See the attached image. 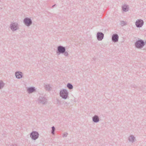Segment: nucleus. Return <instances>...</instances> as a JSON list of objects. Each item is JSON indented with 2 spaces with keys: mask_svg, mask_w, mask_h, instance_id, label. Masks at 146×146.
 <instances>
[{
  "mask_svg": "<svg viewBox=\"0 0 146 146\" xmlns=\"http://www.w3.org/2000/svg\"><path fill=\"white\" fill-rule=\"evenodd\" d=\"M123 11L124 12H127L129 10V5L126 4H124L123 5L122 7Z\"/></svg>",
  "mask_w": 146,
  "mask_h": 146,
  "instance_id": "nucleus-14",
  "label": "nucleus"
},
{
  "mask_svg": "<svg viewBox=\"0 0 146 146\" xmlns=\"http://www.w3.org/2000/svg\"><path fill=\"white\" fill-rule=\"evenodd\" d=\"M1 1V0H0V1Z\"/></svg>",
  "mask_w": 146,
  "mask_h": 146,
  "instance_id": "nucleus-28",
  "label": "nucleus"
},
{
  "mask_svg": "<svg viewBox=\"0 0 146 146\" xmlns=\"http://www.w3.org/2000/svg\"><path fill=\"white\" fill-rule=\"evenodd\" d=\"M135 46L137 48H141L145 45V42L141 39L137 40L135 43Z\"/></svg>",
  "mask_w": 146,
  "mask_h": 146,
  "instance_id": "nucleus-3",
  "label": "nucleus"
},
{
  "mask_svg": "<svg viewBox=\"0 0 146 146\" xmlns=\"http://www.w3.org/2000/svg\"><path fill=\"white\" fill-rule=\"evenodd\" d=\"M23 22L27 27H29L32 24V20L29 17L25 18L23 20Z\"/></svg>",
  "mask_w": 146,
  "mask_h": 146,
  "instance_id": "nucleus-7",
  "label": "nucleus"
},
{
  "mask_svg": "<svg viewBox=\"0 0 146 146\" xmlns=\"http://www.w3.org/2000/svg\"><path fill=\"white\" fill-rule=\"evenodd\" d=\"M145 44H146V40H145Z\"/></svg>",
  "mask_w": 146,
  "mask_h": 146,
  "instance_id": "nucleus-27",
  "label": "nucleus"
},
{
  "mask_svg": "<svg viewBox=\"0 0 146 146\" xmlns=\"http://www.w3.org/2000/svg\"><path fill=\"white\" fill-rule=\"evenodd\" d=\"M144 22L143 20L139 19L137 20L135 22V24L137 28L141 27L143 25Z\"/></svg>",
  "mask_w": 146,
  "mask_h": 146,
  "instance_id": "nucleus-8",
  "label": "nucleus"
},
{
  "mask_svg": "<svg viewBox=\"0 0 146 146\" xmlns=\"http://www.w3.org/2000/svg\"><path fill=\"white\" fill-rule=\"evenodd\" d=\"M51 128L52 130L51 133L53 135H54L55 133L54 131L55 130V128L54 126H53Z\"/></svg>",
  "mask_w": 146,
  "mask_h": 146,
  "instance_id": "nucleus-19",
  "label": "nucleus"
},
{
  "mask_svg": "<svg viewBox=\"0 0 146 146\" xmlns=\"http://www.w3.org/2000/svg\"><path fill=\"white\" fill-rule=\"evenodd\" d=\"M92 120L93 122L94 123H98L100 121L99 116L97 115H95L92 117Z\"/></svg>",
  "mask_w": 146,
  "mask_h": 146,
  "instance_id": "nucleus-13",
  "label": "nucleus"
},
{
  "mask_svg": "<svg viewBox=\"0 0 146 146\" xmlns=\"http://www.w3.org/2000/svg\"><path fill=\"white\" fill-rule=\"evenodd\" d=\"M68 134L67 133L65 132L63 134L62 136L63 137H67Z\"/></svg>",
  "mask_w": 146,
  "mask_h": 146,
  "instance_id": "nucleus-22",
  "label": "nucleus"
},
{
  "mask_svg": "<svg viewBox=\"0 0 146 146\" xmlns=\"http://www.w3.org/2000/svg\"><path fill=\"white\" fill-rule=\"evenodd\" d=\"M13 146H17V145L16 144H13Z\"/></svg>",
  "mask_w": 146,
  "mask_h": 146,
  "instance_id": "nucleus-25",
  "label": "nucleus"
},
{
  "mask_svg": "<svg viewBox=\"0 0 146 146\" xmlns=\"http://www.w3.org/2000/svg\"><path fill=\"white\" fill-rule=\"evenodd\" d=\"M44 87L45 90L48 91H51L52 89V88L50 86V84H45L44 86Z\"/></svg>",
  "mask_w": 146,
  "mask_h": 146,
  "instance_id": "nucleus-16",
  "label": "nucleus"
},
{
  "mask_svg": "<svg viewBox=\"0 0 146 146\" xmlns=\"http://www.w3.org/2000/svg\"><path fill=\"white\" fill-rule=\"evenodd\" d=\"M119 39V36L117 34H113L112 36V40L114 42H116L118 41Z\"/></svg>",
  "mask_w": 146,
  "mask_h": 146,
  "instance_id": "nucleus-12",
  "label": "nucleus"
},
{
  "mask_svg": "<svg viewBox=\"0 0 146 146\" xmlns=\"http://www.w3.org/2000/svg\"><path fill=\"white\" fill-rule=\"evenodd\" d=\"M36 91L35 89V87H31L28 88L27 90V91L29 94L32 93Z\"/></svg>",
  "mask_w": 146,
  "mask_h": 146,
  "instance_id": "nucleus-15",
  "label": "nucleus"
},
{
  "mask_svg": "<svg viewBox=\"0 0 146 146\" xmlns=\"http://www.w3.org/2000/svg\"><path fill=\"white\" fill-rule=\"evenodd\" d=\"M5 84L2 80H0V89H1L3 88Z\"/></svg>",
  "mask_w": 146,
  "mask_h": 146,
  "instance_id": "nucleus-17",
  "label": "nucleus"
},
{
  "mask_svg": "<svg viewBox=\"0 0 146 146\" xmlns=\"http://www.w3.org/2000/svg\"><path fill=\"white\" fill-rule=\"evenodd\" d=\"M67 87L69 89H72L73 88V86L70 83H68L67 84Z\"/></svg>",
  "mask_w": 146,
  "mask_h": 146,
  "instance_id": "nucleus-18",
  "label": "nucleus"
},
{
  "mask_svg": "<svg viewBox=\"0 0 146 146\" xmlns=\"http://www.w3.org/2000/svg\"><path fill=\"white\" fill-rule=\"evenodd\" d=\"M38 102L39 104L45 105L47 103V100L45 97L40 96L38 98Z\"/></svg>",
  "mask_w": 146,
  "mask_h": 146,
  "instance_id": "nucleus-6",
  "label": "nucleus"
},
{
  "mask_svg": "<svg viewBox=\"0 0 146 146\" xmlns=\"http://www.w3.org/2000/svg\"><path fill=\"white\" fill-rule=\"evenodd\" d=\"M55 5H55H55H53V6H52V7H54V6Z\"/></svg>",
  "mask_w": 146,
  "mask_h": 146,
  "instance_id": "nucleus-26",
  "label": "nucleus"
},
{
  "mask_svg": "<svg viewBox=\"0 0 146 146\" xmlns=\"http://www.w3.org/2000/svg\"><path fill=\"white\" fill-rule=\"evenodd\" d=\"M60 96L64 99H66L68 95V92L66 89H64L61 90L60 92Z\"/></svg>",
  "mask_w": 146,
  "mask_h": 146,
  "instance_id": "nucleus-4",
  "label": "nucleus"
},
{
  "mask_svg": "<svg viewBox=\"0 0 146 146\" xmlns=\"http://www.w3.org/2000/svg\"><path fill=\"white\" fill-rule=\"evenodd\" d=\"M127 140L129 142L133 143L136 141L135 137L133 135H130L127 137Z\"/></svg>",
  "mask_w": 146,
  "mask_h": 146,
  "instance_id": "nucleus-9",
  "label": "nucleus"
},
{
  "mask_svg": "<svg viewBox=\"0 0 146 146\" xmlns=\"http://www.w3.org/2000/svg\"><path fill=\"white\" fill-rule=\"evenodd\" d=\"M63 103H64V104H67V102H63Z\"/></svg>",
  "mask_w": 146,
  "mask_h": 146,
  "instance_id": "nucleus-24",
  "label": "nucleus"
},
{
  "mask_svg": "<svg viewBox=\"0 0 146 146\" xmlns=\"http://www.w3.org/2000/svg\"><path fill=\"white\" fill-rule=\"evenodd\" d=\"M131 87L132 88H137V86L135 84H132L131 85Z\"/></svg>",
  "mask_w": 146,
  "mask_h": 146,
  "instance_id": "nucleus-21",
  "label": "nucleus"
},
{
  "mask_svg": "<svg viewBox=\"0 0 146 146\" xmlns=\"http://www.w3.org/2000/svg\"><path fill=\"white\" fill-rule=\"evenodd\" d=\"M20 25L16 22H11L10 25V28L13 31H14L19 29Z\"/></svg>",
  "mask_w": 146,
  "mask_h": 146,
  "instance_id": "nucleus-2",
  "label": "nucleus"
},
{
  "mask_svg": "<svg viewBox=\"0 0 146 146\" xmlns=\"http://www.w3.org/2000/svg\"><path fill=\"white\" fill-rule=\"evenodd\" d=\"M30 137L32 140H35L38 138L39 134L37 132L33 131L30 133Z\"/></svg>",
  "mask_w": 146,
  "mask_h": 146,
  "instance_id": "nucleus-5",
  "label": "nucleus"
},
{
  "mask_svg": "<svg viewBox=\"0 0 146 146\" xmlns=\"http://www.w3.org/2000/svg\"><path fill=\"white\" fill-rule=\"evenodd\" d=\"M144 87H145V88H140V89L141 90H142L143 92L145 91V88L146 87L145 86H144Z\"/></svg>",
  "mask_w": 146,
  "mask_h": 146,
  "instance_id": "nucleus-23",
  "label": "nucleus"
},
{
  "mask_svg": "<svg viewBox=\"0 0 146 146\" xmlns=\"http://www.w3.org/2000/svg\"><path fill=\"white\" fill-rule=\"evenodd\" d=\"M56 53L58 55L60 54H63L66 57L68 56L69 55L68 52L66 51L65 47L61 45L57 47Z\"/></svg>",
  "mask_w": 146,
  "mask_h": 146,
  "instance_id": "nucleus-1",
  "label": "nucleus"
},
{
  "mask_svg": "<svg viewBox=\"0 0 146 146\" xmlns=\"http://www.w3.org/2000/svg\"><path fill=\"white\" fill-rule=\"evenodd\" d=\"M104 34L101 32H98L97 33L96 37L98 41L102 40L104 38Z\"/></svg>",
  "mask_w": 146,
  "mask_h": 146,
  "instance_id": "nucleus-10",
  "label": "nucleus"
},
{
  "mask_svg": "<svg viewBox=\"0 0 146 146\" xmlns=\"http://www.w3.org/2000/svg\"><path fill=\"white\" fill-rule=\"evenodd\" d=\"M15 76L17 79H21L23 77V74L22 72L17 71L15 73Z\"/></svg>",
  "mask_w": 146,
  "mask_h": 146,
  "instance_id": "nucleus-11",
  "label": "nucleus"
},
{
  "mask_svg": "<svg viewBox=\"0 0 146 146\" xmlns=\"http://www.w3.org/2000/svg\"><path fill=\"white\" fill-rule=\"evenodd\" d=\"M120 25L122 26H124L126 25L125 22L124 21H121L120 22Z\"/></svg>",
  "mask_w": 146,
  "mask_h": 146,
  "instance_id": "nucleus-20",
  "label": "nucleus"
}]
</instances>
